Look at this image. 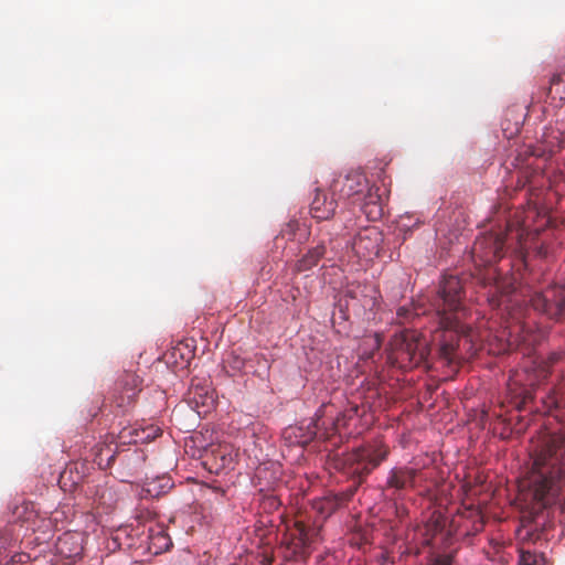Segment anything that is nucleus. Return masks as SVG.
<instances>
[{"label":"nucleus","mask_w":565,"mask_h":565,"mask_svg":"<svg viewBox=\"0 0 565 565\" xmlns=\"http://www.w3.org/2000/svg\"><path fill=\"white\" fill-rule=\"evenodd\" d=\"M172 488L170 478L162 476L147 481L142 488L143 498H159Z\"/></svg>","instance_id":"nucleus-17"},{"label":"nucleus","mask_w":565,"mask_h":565,"mask_svg":"<svg viewBox=\"0 0 565 565\" xmlns=\"http://www.w3.org/2000/svg\"><path fill=\"white\" fill-rule=\"evenodd\" d=\"M367 220L377 221L383 216V206L379 188L369 186L358 203Z\"/></svg>","instance_id":"nucleus-14"},{"label":"nucleus","mask_w":565,"mask_h":565,"mask_svg":"<svg viewBox=\"0 0 565 565\" xmlns=\"http://www.w3.org/2000/svg\"><path fill=\"white\" fill-rule=\"evenodd\" d=\"M318 533V530L308 529L303 523L297 522L296 531L290 534V540L287 544L290 557L306 559L310 554L309 546L315 542Z\"/></svg>","instance_id":"nucleus-9"},{"label":"nucleus","mask_w":565,"mask_h":565,"mask_svg":"<svg viewBox=\"0 0 565 565\" xmlns=\"http://www.w3.org/2000/svg\"><path fill=\"white\" fill-rule=\"evenodd\" d=\"M341 183L340 192L343 196L352 199L354 204L360 201L361 195L369 188L365 177L359 172L349 173Z\"/></svg>","instance_id":"nucleus-15"},{"label":"nucleus","mask_w":565,"mask_h":565,"mask_svg":"<svg viewBox=\"0 0 565 565\" xmlns=\"http://www.w3.org/2000/svg\"><path fill=\"white\" fill-rule=\"evenodd\" d=\"M430 565H451V557L449 555H439Z\"/></svg>","instance_id":"nucleus-26"},{"label":"nucleus","mask_w":565,"mask_h":565,"mask_svg":"<svg viewBox=\"0 0 565 565\" xmlns=\"http://www.w3.org/2000/svg\"><path fill=\"white\" fill-rule=\"evenodd\" d=\"M190 395H192L191 398L196 406H211L214 403L213 394L209 391L207 387L196 386L193 390H191Z\"/></svg>","instance_id":"nucleus-18"},{"label":"nucleus","mask_w":565,"mask_h":565,"mask_svg":"<svg viewBox=\"0 0 565 565\" xmlns=\"http://www.w3.org/2000/svg\"><path fill=\"white\" fill-rule=\"evenodd\" d=\"M550 94L553 98L565 100V73L554 74L551 78Z\"/></svg>","instance_id":"nucleus-20"},{"label":"nucleus","mask_w":565,"mask_h":565,"mask_svg":"<svg viewBox=\"0 0 565 565\" xmlns=\"http://www.w3.org/2000/svg\"><path fill=\"white\" fill-rule=\"evenodd\" d=\"M542 401L544 402V404L546 405V407L548 409H551L552 407H558L559 406V399L557 397V395L553 392L546 396H543L542 397Z\"/></svg>","instance_id":"nucleus-24"},{"label":"nucleus","mask_w":565,"mask_h":565,"mask_svg":"<svg viewBox=\"0 0 565 565\" xmlns=\"http://www.w3.org/2000/svg\"><path fill=\"white\" fill-rule=\"evenodd\" d=\"M327 249L324 243L310 248L296 264L297 271H307L318 265L320 259L326 255Z\"/></svg>","instance_id":"nucleus-16"},{"label":"nucleus","mask_w":565,"mask_h":565,"mask_svg":"<svg viewBox=\"0 0 565 565\" xmlns=\"http://www.w3.org/2000/svg\"><path fill=\"white\" fill-rule=\"evenodd\" d=\"M337 206L338 202L333 193L329 195L327 192L317 189L310 204V213L313 218L324 221L333 216Z\"/></svg>","instance_id":"nucleus-12"},{"label":"nucleus","mask_w":565,"mask_h":565,"mask_svg":"<svg viewBox=\"0 0 565 565\" xmlns=\"http://www.w3.org/2000/svg\"><path fill=\"white\" fill-rule=\"evenodd\" d=\"M72 537H73V535H71V534H64L63 536H61L58 539L57 548H58L60 553L65 554L64 546L68 543V540H71Z\"/></svg>","instance_id":"nucleus-27"},{"label":"nucleus","mask_w":565,"mask_h":565,"mask_svg":"<svg viewBox=\"0 0 565 565\" xmlns=\"http://www.w3.org/2000/svg\"><path fill=\"white\" fill-rule=\"evenodd\" d=\"M141 379L132 372H126L116 383L114 403L118 408L130 406L141 391Z\"/></svg>","instance_id":"nucleus-8"},{"label":"nucleus","mask_w":565,"mask_h":565,"mask_svg":"<svg viewBox=\"0 0 565 565\" xmlns=\"http://www.w3.org/2000/svg\"><path fill=\"white\" fill-rule=\"evenodd\" d=\"M418 225H419V221L418 220L412 222V217L411 216H402L401 220L397 223V228H398L399 232H402L404 234L403 235V239L405 241L406 237H407V233L411 232V230L413 227H416Z\"/></svg>","instance_id":"nucleus-22"},{"label":"nucleus","mask_w":565,"mask_h":565,"mask_svg":"<svg viewBox=\"0 0 565 565\" xmlns=\"http://www.w3.org/2000/svg\"><path fill=\"white\" fill-rule=\"evenodd\" d=\"M433 306L438 319L439 354L448 363L459 356L460 343L467 347V352H476L488 347L493 354L503 353L518 342L514 334L524 331L525 326H514L509 331L503 330L499 335L488 327V321H481L477 328H471L463 320L467 317L465 290L461 280L456 276H446L440 282Z\"/></svg>","instance_id":"nucleus-1"},{"label":"nucleus","mask_w":565,"mask_h":565,"mask_svg":"<svg viewBox=\"0 0 565 565\" xmlns=\"http://www.w3.org/2000/svg\"><path fill=\"white\" fill-rule=\"evenodd\" d=\"M381 233L375 227H369L361 231L352 242V250L363 259H372L377 256L381 247Z\"/></svg>","instance_id":"nucleus-10"},{"label":"nucleus","mask_w":565,"mask_h":565,"mask_svg":"<svg viewBox=\"0 0 565 565\" xmlns=\"http://www.w3.org/2000/svg\"><path fill=\"white\" fill-rule=\"evenodd\" d=\"M505 238L498 233H489L478 237L472 246V257L483 265L498 262L503 256Z\"/></svg>","instance_id":"nucleus-7"},{"label":"nucleus","mask_w":565,"mask_h":565,"mask_svg":"<svg viewBox=\"0 0 565 565\" xmlns=\"http://www.w3.org/2000/svg\"><path fill=\"white\" fill-rule=\"evenodd\" d=\"M418 470L409 467H394L390 470L386 487L402 491L415 487Z\"/></svg>","instance_id":"nucleus-13"},{"label":"nucleus","mask_w":565,"mask_h":565,"mask_svg":"<svg viewBox=\"0 0 565 565\" xmlns=\"http://www.w3.org/2000/svg\"><path fill=\"white\" fill-rule=\"evenodd\" d=\"M126 433H127V429L125 428L121 433V438H125L126 437Z\"/></svg>","instance_id":"nucleus-30"},{"label":"nucleus","mask_w":565,"mask_h":565,"mask_svg":"<svg viewBox=\"0 0 565 565\" xmlns=\"http://www.w3.org/2000/svg\"><path fill=\"white\" fill-rule=\"evenodd\" d=\"M390 455V447L381 440L366 443L351 452L347 454L342 461L343 471L356 480L345 491L341 492L334 501L321 500L316 503V509L329 515L338 505L352 499L363 480Z\"/></svg>","instance_id":"nucleus-3"},{"label":"nucleus","mask_w":565,"mask_h":565,"mask_svg":"<svg viewBox=\"0 0 565 565\" xmlns=\"http://www.w3.org/2000/svg\"><path fill=\"white\" fill-rule=\"evenodd\" d=\"M348 415L345 413L339 414L334 420H332V426L334 431H338L341 427L347 425Z\"/></svg>","instance_id":"nucleus-25"},{"label":"nucleus","mask_w":565,"mask_h":565,"mask_svg":"<svg viewBox=\"0 0 565 565\" xmlns=\"http://www.w3.org/2000/svg\"><path fill=\"white\" fill-rule=\"evenodd\" d=\"M79 550H81V547H79V546H77V547H76V548H74V550H70L68 555H72V554L76 555V554H78Z\"/></svg>","instance_id":"nucleus-29"},{"label":"nucleus","mask_w":565,"mask_h":565,"mask_svg":"<svg viewBox=\"0 0 565 565\" xmlns=\"http://www.w3.org/2000/svg\"><path fill=\"white\" fill-rule=\"evenodd\" d=\"M542 533L543 531L537 532L536 530H534L533 532L529 533V540L532 542H536L542 539Z\"/></svg>","instance_id":"nucleus-28"},{"label":"nucleus","mask_w":565,"mask_h":565,"mask_svg":"<svg viewBox=\"0 0 565 565\" xmlns=\"http://www.w3.org/2000/svg\"><path fill=\"white\" fill-rule=\"evenodd\" d=\"M128 434L131 435L132 429H129ZM134 434H135V437L131 440L132 443H139V441L143 443V441H149V440L158 437L161 434V430L158 427L149 426V427L142 429L141 431L134 429Z\"/></svg>","instance_id":"nucleus-21"},{"label":"nucleus","mask_w":565,"mask_h":565,"mask_svg":"<svg viewBox=\"0 0 565 565\" xmlns=\"http://www.w3.org/2000/svg\"><path fill=\"white\" fill-rule=\"evenodd\" d=\"M487 300L492 308L504 306L509 309L513 302L518 301V295L510 281H497L490 287Z\"/></svg>","instance_id":"nucleus-11"},{"label":"nucleus","mask_w":565,"mask_h":565,"mask_svg":"<svg viewBox=\"0 0 565 565\" xmlns=\"http://www.w3.org/2000/svg\"><path fill=\"white\" fill-rule=\"evenodd\" d=\"M299 431H301V428H299V427H288L284 431V437H285V439L291 440V438L294 436L296 438V440L294 441L295 444L305 446L306 444L309 443V440H311L312 436H308L306 438L298 439V434L297 433H299Z\"/></svg>","instance_id":"nucleus-23"},{"label":"nucleus","mask_w":565,"mask_h":565,"mask_svg":"<svg viewBox=\"0 0 565 565\" xmlns=\"http://www.w3.org/2000/svg\"><path fill=\"white\" fill-rule=\"evenodd\" d=\"M529 487L542 508L565 501V434H544L533 445Z\"/></svg>","instance_id":"nucleus-2"},{"label":"nucleus","mask_w":565,"mask_h":565,"mask_svg":"<svg viewBox=\"0 0 565 565\" xmlns=\"http://www.w3.org/2000/svg\"><path fill=\"white\" fill-rule=\"evenodd\" d=\"M519 565H545L546 561L543 553L531 552L520 548Z\"/></svg>","instance_id":"nucleus-19"},{"label":"nucleus","mask_w":565,"mask_h":565,"mask_svg":"<svg viewBox=\"0 0 565 565\" xmlns=\"http://www.w3.org/2000/svg\"><path fill=\"white\" fill-rule=\"evenodd\" d=\"M529 302L531 307L554 321L565 319V286L554 285L543 291L533 292Z\"/></svg>","instance_id":"nucleus-5"},{"label":"nucleus","mask_w":565,"mask_h":565,"mask_svg":"<svg viewBox=\"0 0 565 565\" xmlns=\"http://www.w3.org/2000/svg\"><path fill=\"white\" fill-rule=\"evenodd\" d=\"M540 254H542L543 256H546V252L543 253L542 249L540 250Z\"/></svg>","instance_id":"nucleus-31"},{"label":"nucleus","mask_w":565,"mask_h":565,"mask_svg":"<svg viewBox=\"0 0 565 565\" xmlns=\"http://www.w3.org/2000/svg\"><path fill=\"white\" fill-rule=\"evenodd\" d=\"M380 297L379 290L371 284L350 282L343 290L347 309L366 319L377 309Z\"/></svg>","instance_id":"nucleus-4"},{"label":"nucleus","mask_w":565,"mask_h":565,"mask_svg":"<svg viewBox=\"0 0 565 565\" xmlns=\"http://www.w3.org/2000/svg\"><path fill=\"white\" fill-rule=\"evenodd\" d=\"M394 345L397 351V358H405L414 364L423 362L428 354L427 342L415 331L406 330L396 335Z\"/></svg>","instance_id":"nucleus-6"}]
</instances>
